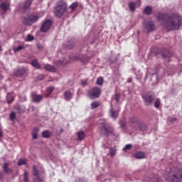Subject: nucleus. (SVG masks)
Instances as JSON below:
<instances>
[{"mask_svg": "<svg viewBox=\"0 0 182 182\" xmlns=\"http://www.w3.org/2000/svg\"><path fill=\"white\" fill-rule=\"evenodd\" d=\"M44 69H46V70H48L49 72H55V67H53L49 64H46L44 65Z\"/></svg>", "mask_w": 182, "mask_h": 182, "instance_id": "obj_19", "label": "nucleus"}, {"mask_svg": "<svg viewBox=\"0 0 182 182\" xmlns=\"http://www.w3.org/2000/svg\"><path fill=\"white\" fill-rule=\"evenodd\" d=\"M23 48H24L23 46L20 45L18 47L14 48V50L15 53H16V52H19V51L22 50V49H23Z\"/></svg>", "mask_w": 182, "mask_h": 182, "instance_id": "obj_35", "label": "nucleus"}, {"mask_svg": "<svg viewBox=\"0 0 182 182\" xmlns=\"http://www.w3.org/2000/svg\"><path fill=\"white\" fill-rule=\"evenodd\" d=\"M77 1L73 2L70 6V9H72L73 11H75V9H76V8H77Z\"/></svg>", "mask_w": 182, "mask_h": 182, "instance_id": "obj_32", "label": "nucleus"}, {"mask_svg": "<svg viewBox=\"0 0 182 182\" xmlns=\"http://www.w3.org/2000/svg\"><path fill=\"white\" fill-rule=\"evenodd\" d=\"M132 149V144H127L124 148V151H126V150H130Z\"/></svg>", "mask_w": 182, "mask_h": 182, "instance_id": "obj_39", "label": "nucleus"}, {"mask_svg": "<svg viewBox=\"0 0 182 182\" xmlns=\"http://www.w3.org/2000/svg\"><path fill=\"white\" fill-rule=\"evenodd\" d=\"M2 51V46H1V44H0V52H1Z\"/></svg>", "mask_w": 182, "mask_h": 182, "instance_id": "obj_46", "label": "nucleus"}, {"mask_svg": "<svg viewBox=\"0 0 182 182\" xmlns=\"http://www.w3.org/2000/svg\"><path fill=\"white\" fill-rule=\"evenodd\" d=\"M169 122L171 123H176V122H177V119L176 117H172L169 119Z\"/></svg>", "mask_w": 182, "mask_h": 182, "instance_id": "obj_40", "label": "nucleus"}, {"mask_svg": "<svg viewBox=\"0 0 182 182\" xmlns=\"http://www.w3.org/2000/svg\"><path fill=\"white\" fill-rule=\"evenodd\" d=\"M42 99H43V95H33V101L34 102V103H39V102H41Z\"/></svg>", "mask_w": 182, "mask_h": 182, "instance_id": "obj_16", "label": "nucleus"}, {"mask_svg": "<svg viewBox=\"0 0 182 182\" xmlns=\"http://www.w3.org/2000/svg\"><path fill=\"white\" fill-rule=\"evenodd\" d=\"M96 84L102 86L103 85V77H100L97 79Z\"/></svg>", "mask_w": 182, "mask_h": 182, "instance_id": "obj_33", "label": "nucleus"}, {"mask_svg": "<svg viewBox=\"0 0 182 182\" xmlns=\"http://www.w3.org/2000/svg\"><path fill=\"white\" fill-rule=\"evenodd\" d=\"M17 110L18 112V113H23V112H25V109H21V107L20 106H17Z\"/></svg>", "mask_w": 182, "mask_h": 182, "instance_id": "obj_41", "label": "nucleus"}, {"mask_svg": "<svg viewBox=\"0 0 182 182\" xmlns=\"http://www.w3.org/2000/svg\"><path fill=\"white\" fill-rule=\"evenodd\" d=\"M142 97L146 106H149V105H151V103H153V100H154V96L150 95L149 94L146 95H142Z\"/></svg>", "mask_w": 182, "mask_h": 182, "instance_id": "obj_8", "label": "nucleus"}, {"mask_svg": "<svg viewBox=\"0 0 182 182\" xmlns=\"http://www.w3.org/2000/svg\"><path fill=\"white\" fill-rule=\"evenodd\" d=\"M26 41L27 42H31V41H33V36L31 35V34H28V35L27 36V37H26Z\"/></svg>", "mask_w": 182, "mask_h": 182, "instance_id": "obj_38", "label": "nucleus"}, {"mask_svg": "<svg viewBox=\"0 0 182 182\" xmlns=\"http://www.w3.org/2000/svg\"><path fill=\"white\" fill-rule=\"evenodd\" d=\"M167 56V58H170V55H166Z\"/></svg>", "mask_w": 182, "mask_h": 182, "instance_id": "obj_53", "label": "nucleus"}, {"mask_svg": "<svg viewBox=\"0 0 182 182\" xmlns=\"http://www.w3.org/2000/svg\"><path fill=\"white\" fill-rule=\"evenodd\" d=\"M31 4H32V0H26L23 4V9H28V8L31 6Z\"/></svg>", "mask_w": 182, "mask_h": 182, "instance_id": "obj_24", "label": "nucleus"}, {"mask_svg": "<svg viewBox=\"0 0 182 182\" xmlns=\"http://www.w3.org/2000/svg\"><path fill=\"white\" fill-rule=\"evenodd\" d=\"M82 86H86L87 85V81L86 80H84L81 81Z\"/></svg>", "mask_w": 182, "mask_h": 182, "instance_id": "obj_42", "label": "nucleus"}, {"mask_svg": "<svg viewBox=\"0 0 182 182\" xmlns=\"http://www.w3.org/2000/svg\"><path fill=\"white\" fill-rule=\"evenodd\" d=\"M160 105H161L160 100H159V99H156V100L154 101V107H155L156 109H159V108L160 107Z\"/></svg>", "mask_w": 182, "mask_h": 182, "instance_id": "obj_34", "label": "nucleus"}, {"mask_svg": "<svg viewBox=\"0 0 182 182\" xmlns=\"http://www.w3.org/2000/svg\"><path fill=\"white\" fill-rule=\"evenodd\" d=\"M73 46H74V45L72 44L71 46H67V48H68V49H72V48H73Z\"/></svg>", "mask_w": 182, "mask_h": 182, "instance_id": "obj_45", "label": "nucleus"}, {"mask_svg": "<svg viewBox=\"0 0 182 182\" xmlns=\"http://www.w3.org/2000/svg\"><path fill=\"white\" fill-rule=\"evenodd\" d=\"M65 12H66V2L60 1L54 10V14L60 18Z\"/></svg>", "mask_w": 182, "mask_h": 182, "instance_id": "obj_4", "label": "nucleus"}, {"mask_svg": "<svg viewBox=\"0 0 182 182\" xmlns=\"http://www.w3.org/2000/svg\"><path fill=\"white\" fill-rule=\"evenodd\" d=\"M101 131L105 133V134H107V136H109V134H112L113 133V128L110 127H106L105 126V124H103V127H101Z\"/></svg>", "mask_w": 182, "mask_h": 182, "instance_id": "obj_10", "label": "nucleus"}, {"mask_svg": "<svg viewBox=\"0 0 182 182\" xmlns=\"http://www.w3.org/2000/svg\"><path fill=\"white\" fill-rule=\"evenodd\" d=\"M14 99H15V94L14 92L7 94L6 100L8 103H12Z\"/></svg>", "mask_w": 182, "mask_h": 182, "instance_id": "obj_17", "label": "nucleus"}, {"mask_svg": "<svg viewBox=\"0 0 182 182\" xmlns=\"http://www.w3.org/2000/svg\"><path fill=\"white\" fill-rule=\"evenodd\" d=\"M99 106H100V102L99 101H94L91 103V107H92V109H96V107H99Z\"/></svg>", "mask_w": 182, "mask_h": 182, "instance_id": "obj_27", "label": "nucleus"}, {"mask_svg": "<svg viewBox=\"0 0 182 182\" xmlns=\"http://www.w3.org/2000/svg\"><path fill=\"white\" fill-rule=\"evenodd\" d=\"M2 136H3L2 132H0V139L1 138Z\"/></svg>", "mask_w": 182, "mask_h": 182, "instance_id": "obj_47", "label": "nucleus"}, {"mask_svg": "<svg viewBox=\"0 0 182 182\" xmlns=\"http://www.w3.org/2000/svg\"><path fill=\"white\" fill-rule=\"evenodd\" d=\"M3 168L5 173H12V171L11 169H8V164L6 163L4 164Z\"/></svg>", "mask_w": 182, "mask_h": 182, "instance_id": "obj_31", "label": "nucleus"}, {"mask_svg": "<svg viewBox=\"0 0 182 182\" xmlns=\"http://www.w3.org/2000/svg\"><path fill=\"white\" fill-rule=\"evenodd\" d=\"M31 65L32 66H33V68H36L37 69H41V64H39V63L36 60H33L31 62Z\"/></svg>", "mask_w": 182, "mask_h": 182, "instance_id": "obj_21", "label": "nucleus"}, {"mask_svg": "<svg viewBox=\"0 0 182 182\" xmlns=\"http://www.w3.org/2000/svg\"><path fill=\"white\" fill-rule=\"evenodd\" d=\"M25 73H26V68H25V67H21L14 73V75L15 76H17V77H22Z\"/></svg>", "mask_w": 182, "mask_h": 182, "instance_id": "obj_9", "label": "nucleus"}, {"mask_svg": "<svg viewBox=\"0 0 182 182\" xmlns=\"http://www.w3.org/2000/svg\"><path fill=\"white\" fill-rule=\"evenodd\" d=\"M23 180L25 182H29V179L28 178V172L27 171L24 172Z\"/></svg>", "mask_w": 182, "mask_h": 182, "instance_id": "obj_37", "label": "nucleus"}, {"mask_svg": "<svg viewBox=\"0 0 182 182\" xmlns=\"http://www.w3.org/2000/svg\"><path fill=\"white\" fill-rule=\"evenodd\" d=\"M43 15V13H41V14H38L36 13L29 14L23 18V23L24 25H28V26H31V25H33V23H36V22L38 21L39 18H42Z\"/></svg>", "mask_w": 182, "mask_h": 182, "instance_id": "obj_3", "label": "nucleus"}, {"mask_svg": "<svg viewBox=\"0 0 182 182\" xmlns=\"http://www.w3.org/2000/svg\"><path fill=\"white\" fill-rule=\"evenodd\" d=\"M182 25V18L178 14H171L166 21L164 28L169 31H176Z\"/></svg>", "mask_w": 182, "mask_h": 182, "instance_id": "obj_1", "label": "nucleus"}, {"mask_svg": "<svg viewBox=\"0 0 182 182\" xmlns=\"http://www.w3.org/2000/svg\"><path fill=\"white\" fill-rule=\"evenodd\" d=\"M42 136L45 139H48V137H50V132L49 131H44L42 132Z\"/></svg>", "mask_w": 182, "mask_h": 182, "instance_id": "obj_28", "label": "nucleus"}, {"mask_svg": "<svg viewBox=\"0 0 182 182\" xmlns=\"http://www.w3.org/2000/svg\"><path fill=\"white\" fill-rule=\"evenodd\" d=\"M144 26L145 29L148 31V32H153L154 30V23L151 21L146 20L144 23Z\"/></svg>", "mask_w": 182, "mask_h": 182, "instance_id": "obj_7", "label": "nucleus"}, {"mask_svg": "<svg viewBox=\"0 0 182 182\" xmlns=\"http://www.w3.org/2000/svg\"><path fill=\"white\" fill-rule=\"evenodd\" d=\"M33 175L36 177L34 179L35 182H42V179L39 177V172L36 170V166L33 167Z\"/></svg>", "mask_w": 182, "mask_h": 182, "instance_id": "obj_11", "label": "nucleus"}, {"mask_svg": "<svg viewBox=\"0 0 182 182\" xmlns=\"http://www.w3.org/2000/svg\"><path fill=\"white\" fill-rule=\"evenodd\" d=\"M52 92H53V87H49L47 88L44 95L46 96V97H48L50 95V93H52Z\"/></svg>", "mask_w": 182, "mask_h": 182, "instance_id": "obj_20", "label": "nucleus"}, {"mask_svg": "<svg viewBox=\"0 0 182 182\" xmlns=\"http://www.w3.org/2000/svg\"><path fill=\"white\" fill-rule=\"evenodd\" d=\"M109 154L113 157L116 154V149L114 148H110L109 149Z\"/></svg>", "mask_w": 182, "mask_h": 182, "instance_id": "obj_36", "label": "nucleus"}, {"mask_svg": "<svg viewBox=\"0 0 182 182\" xmlns=\"http://www.w3.org/2000/svg\"><path fill=\"white\" fill-rule=\"evenodd\" d=\"M164 178L169 182H182L181 171L177 168H171L164 174Z\"/></svg>", "mask_w": 182, "mask_h": 182, "instance_id": "obj_2", "label": "nucleus"}, {"mask_svg": "<svg viewBox=\"0 0 182 182\" xmlns=\"http://www.w3.org/2000/svg\"><path fill=\"white\" fill-rule=\"evenodd\" d=\"M162 56L166 57V55L163 54Z\"/></svg>", "mask_w": 182, "mask_h": 182, "instance_id": "obj_51", "label": "nucleus"}, {"mask_svg": "<svg viewBox=\"0 0 182 182\" xmlns=\"http://www.w3.org/2000/svg\"><path fill=\"white\" fill-rule=\"evenodd\" d=\"M146 181L148 182H159V176L157 175H152L147 178Z\"/></svg>", "mask_w": 182, "mask_h": 182, "instance_id": "obj_15", "label": "nucleus"}, {"mask_svg": "<svg viewBox=\"0 0 182 182\" xmlns=\"http://www.w3.org/2000/svg\"><path fill=\"white\" fill-rule=\"evenodd\" d=\"M100 88L95 87L88 91L87 96L90 99H97L100 96Z\"/></svg>", "mask_w": 182, "mask_h": 182, "instance_id": "obj_5", "label": "nucleus"}, {"mask_svg": "<svg viewBox=\"0 0 182 182\" xmlns=\"http://www.w3.org/2000/svg\"><path fill=\"white\" fill-rule=\"evenodd\" d=\"M38 133H39V129L35 128L32 133L33 140H36V139H38Z\"/></svg>", "mask_w": 182, "mask_h": 182, "instance_id": "obj_22", "label": "nucleus"}, {"mask_svg": "<svg viewBox=\"0 0 182 182\" xmlns=\"http://www.w3.org/2000/svg\"><path fill=\"white\" fill-rule=\"evenodd\" d=\"M128 82H132V78H129V79L128 80Z\"/></svg>", "mask_w": 182, "mask_h": 182, "instance_id": "obj_48", "label": "nucleus"}, {"mask_svg": "<svg viewBox=\"0 0 182 182\" xmlns=\"http://www.w3.org/2000/svg\"><path fill=\"white\" fill-rule=\"evenodd\" d=\"M119 99H120V97L119 96V95L116 94L115 95V100H116L117 103H119Z\"/></svg>", "mask_w": 182, "mask_h": 182, "instance_id": "obj_43", "label": "nucleus"}, {"mask_svg": "<svg viewBox=\"0 0 182 182\" xmlns=\"http://www.w3.org/2000/svg\"><path fill=\"white\" fill-rule=\"evenodd\" d=\"M0 8H1V11H3L4 12H6V11H8V9H9V2H8V1L2 2L0 4Z\"/></svg>", "mask_w": 182, "mask_h": 182, "instance_id": "obj_14", "label": "nucleus"}, {"mask_svg": "<svg viewBox=\"0 0 182 182\" xmlns=\"http://www.w3.org/2000/svg\"><path fill=\"white\" fill-rule=\"evenodd\" d=\"M153 77H157V75H153Z\"/></svg>", "mask_w": 182, "mask_h": 182, "instance_id": "obj_49", "label": "nucleus"}, {"mask_svg": "<svg viewBox=\"0 0 182 182\" xmlns=\"http://www.w3.org/2000/svg\"><path fill=\"white\" fill-rule=\"evenodd\" d=\"M24 100H26V97H24Z\"/></svg>", "mask_w": 182, "mask_h": 182, "instance_id": "obj_52", "label": "nucleus"}, {"mask_svg": "<svg viewBox=\"0 0 182 182\" xmlns=\"http://www.w3.org/2000/svg\"><path fill=\"white\" fill-rule=\"evenodd\" d=\"M144 153L141 151H138L135 154L136 159H144Z\"/></svg>", "mask_w": 182, "mask_h": 182, "instance_id": "obj_23", "label": "nucleus"}, {"mask_svg": "<svg viewBox=\"0 0 182 182\" xmlns=\"http://www.w3.org/2000/svg\"><path fill=\"white\" fill-rule=\"evenodd\" d=\"M83 139H85V132L80 131L77 133V139L81 141L83 140Z\"/></svg>", "mask_w": 182, "mask_h": 182, "instance_id": "obj_25", "label": "nucleus"}, {"mask_svg": "<svg viewBox=\"0 0 182 182\" xmlns=\"http://www.w3.org/2000/svg\"><path fill=\"white\" fill-rule=\"evenodd\" d=\"M119 112L113 110V105L111 104V109H110V114L112 119H116L117 117Z\"/></svg>", "mask_w": 182, "mask_h": 182, "instance_id": "obj_18", "label": "nucleus"}, {"mask_svg": "<svg viewBox=\"0 0 182 182\" xmlns=\"http://www.w3.org/2000/svg\"><path fill=\"white\" fill-rule=\"evenodd\" d=\"M144 14H145V15H150V14H151V7L146 6L144 10Z\"/></svg>", "mask_w": 182, "mask_h": 182, "instance_id": "obj_26", "label": "nucleus"}, {"mask_svg": "<svg viewBox=\"0 0 182 182\" xmlns=\"http://www.w3.org/2000/svg\"><path fill=\"white\" fill-rule=\"evenodd\" d=\"M0 178H2V173H0Z\"/></svg>", "mask_w": 182, "mask_h": 182, "instance_id": "obj_50", "label": "nucleus"}, {"mask_svg": "<svg viewBox=\"0 0 182 182\" xmlns=\"http://www.w3.org/2000/svg\"><path fill=\"white\" fill-rule=\"evenodd\" d=\"M51 26H52V21L46 20L41 28V32H48V31L50 29Z\"/></svg>", "mask_w": 182, "mask_h": 182, "instance_id": "obj_6", "label": "nucleus"}, {"mask_svg": "<svg viewBox=\"0 0 182 182\" xmlns=\"http://www.w3.org/2000/svg\"><path fill=\"white\" fill-rule=\"evenodd\" d=\"M136 6H140V1H137L136 4L133 1L129 3V8L131 12H133L136 9Z\"/></svg>", "mask_w": 182, "mask_h": 182, "instance_id": "obj_13", "label": "nucleus"}, {"mask_svg": "<svg viewBox=\"0 0 182 182\" xmlns=\"http://www.w3.org/2000/svg\"><path fill=\"white\" fill-rule=\"evenodd\" d=\"M9 119L11 122H14V120L16 119V114H15V112H11L9 115Z\"/></svg>", "mask_w": 182, "mask_h": 182, "instance_id": "obj_29", "label": "nucleus"}, {"mask_svg": "<svg viewBox=\"0 0 182 182\" xmlns=\"http://www.w3.org/2000/svg\"><path fill=\"white\" fill-rule=\"evenodd\" d=\"M73 97V92L70 91V90H68L64 92V99L67 101L72 100Z\"/></svg>", "mask_w": 182, "mask_h": 182, "instance_id": "obj_12", "label": "nucleus"}, {"mask_svg": "<svg viewBox=\"0 0 182 182\" xmlns=\"http://www.w3.org/2000/svg\"><path fill=\"white\" fill-rule=\"evenodd\" d=\"M36 47L38 48V49H43V47L42 46H41V44H39V43L36 44Z\"/></svg>", "mask_w": 182, "mask_h": 182, "instance_id": "obj_44", "label": "nucleus"}, {"mask_svg": "<svg viewBox=\"0 0 182 182\" xmlns=\"http://www.w3.org/2000/svg\"><path fill=\"white\" fill-rule=\"evenodd\" d=\"M23 164H26V159H21L18 161V166H23Z\"/></svg>", "mask_w": 182, "mask_h": 182, "instance_id": "obj_30", "label": "nucleus"}]
</instances>
